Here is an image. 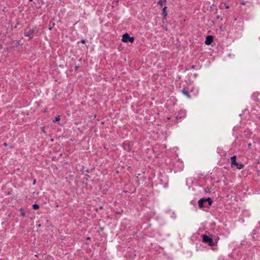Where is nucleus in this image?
Listing matches in <instances>:
<instances>
[{
	"label": "nucleus",
	"mask_w": 260,
	"mask_h": 260,
	"mask_svg": "<svg viewBox=\"0 0 260 260\" xmlns=\"http://www.w3.org/2000/svg\"><path fill=\"white\" fill-rule=\"evenodd\" d=\"M192 68L194 69V66H192Z\"/></svg>",
	"instance_id": "nucleus-20"
},
{
	"label": "nucleus",
	"mask_w": 260,
	"mask_h": 260,
	"mask_svg": "<svg viewBox=\"0 0 260 260\" xmlns=\"http://www.w3.org/2000/svg\"><path fill=\"white\" fill-rule=\"evenodd\" d=\"M36 180L35 179V180L33 181V183H32V184H33L34 185H35V184H36Z\"/></svg>",
	"instance_id": "nucleus-17"
},
{
	"label": "nucleus",
	"mask_w": 260,
	"mask_h": 260,
	"mask_svg": "<svg viewBox=\"0 0 260 260\" xmlns=\"http://www.w3.org/2000/svg\"><path fill=\"white\" fill-rule=\"evenodd\" d=\"M39 205L38 204H33L32 208L34 209L37 210V209H39Z\"/></svg>",
	"instance_id": "nucleus-13"
},
{
	"label": "nucleus",
	"mask_w": 260,
	"mask_h": 260,
	"mask_svg": "<svg viewBox=\"0 0 260 260\" xmlns=\"http://www.w3.org/2000/svg\"><path fill=\"white\" fill-rule=\"evenodd\" d=\"M225 6L226 9H228L229 8V6L228 5H226L225 4Z\"/></svg>",
	"instance_id": "nucleus-18"
},
{
	"label": "nucleus",
	"mask_w": 260,
	"mask_h": 260,
	"mask_svg": "<svg viewBox=\"0 0 260 260\" xmlns=\"http://www.w3.org/2000/svg\"><path fill=\"white\" fill-rule=\"evenodd\" d=\"M235 167L238 169H241L244 167V165L242 164H238L235 165Z\"/></svg>",
	"instance_id": "nucleus-10"
},
{
	"label": "nucleus",
	"mask_w": 260,
	"mask_h": 260,
	"mask_svg": "<svg viewBox=\"0 0 260 260\" xmlns=\"http://www.w3.org/2000/svg\"><path fill=\"white\" fill-rule=\"evenodd\" d=\"M121 41L124 43H127L128 42H129L131 43H133L134 41V38L131 37L128 34L125 33L122 36V38L121 39Z\"/></svg>",
	"instance_id": "nucleus-2"
},
{
	"label": "nucleus",
	"mask_w": 260,
	"mask_h": 260,
	"mask_svg": "<svg viewBox=\"0 0 260 260\" xmlns=\"http://www.w3.org/2000/svg\"><path fill=\"white\" fill-rule=\"evenodd\" d=\"M213 39L212 36H208L206 38L205 44L206 45H210L211 44V43L213 42Z\"/></svg>",
	"instance_id": "nucleus-5"
},
{
	"label": "nucleus",
	"mask_w": 260,
	"mask_h": 260,
	"mask_svg": "<svg viewBox=\"0 0 260 260\" xmlns=\"http://www.w3.org/2000/svg\"><path fill=\"white\" fill-rule=\"evenodd\" d=\"M206 202H208L209 205H211L212 204V201L210 198L205 199Z\"/></svg>",
	"instance_id": "nucleus-11"
},
{
	"label": "nucleus",
	"mask_w": 260,
	"mask_h": 260,
	"mask_svg": "<svg viewBox=\"0 0 260 260\" xmlns=\"http://www.w3.org/2000/svg\"><path fill=\"white\" fill-rule=\"evenodd\" d=\"M60 119V116L59 115H57V116L55 117L54 119L53 120V122H56L57 121H59Z\"/></svg>",
	"instance_id": "nucleus-12"
},
{
	"label": "nucleus",
	"mask_w": 260,
	"mask_h": 260,
	"mask_svg": "<svg viewBox=\"0 0 260 260\" xmlns=\"http://www.w3.org/2000/svg\"><path fill=\"white\" fill-rule=\"evenodd\" d=\"M203 242L205 243L208 244L209 246H212L215 245L212 238H210L206 235H203Z\"/></svg>",
	"instance_id": "nucleus-1"
},
{
	"label": "nucleus",
	"mask_w": 260,
	"mask_h": 260,
	"mask_svg": "<svg viewBox=\"0 0 260 260\" xmlns=\"http://www.w3.org/2000/svg\"><path fill=\"white\" fill-rule=\"evenodd\" d=\"M182 93L185 96H186L188 98L190 99L191 98L190 95L189 94L188 91L185 89L183 88L182 90Z\"/></svg>",
	"instance_id": "nucleus-8"
},
{
	"label": "nucleus",
	"mask_w": 260,
	"mask_h": 260,
	"mask_svg": "<svg viewBox=\"0 0 260 260\" xmlns=\"http://www.w3.org/2000/svg\"><path fill=\"white\" fill-rule=\"evenodd\" d=\"M163 1L162 0H159L158 2H157V4L161 6H163Z\"/></svg>",
	"instance_id": "nucleus-15"
},
{
	"label": "nucleus",
	"mask_w": 260,
	"mask_h": 260,
	"mask_svg": "<svg viewBox=\"0 0 260 260\" xmlns=\"http://www.w3.org/2000/svg\"><path fill=\"white\" fill-rule=\"evenodd\" d=\"M186 115V111L185 110H180L178 114L176 116L175 118L176 119L179 118H181L182 117H185Z\"/></svg>",
	"instance_id": "nucleus-4"
},
{
	"label": "nucleus",
	"mask_w": 260,
	"mask_h": 260,
	"mask_svg": "<svg viewBox=\"0 0 260 260\" xmlns=\"http://www.w3.org/2000/svg\"><path fill=\"white\" fill-rule=\"evenodd\" d=\"M20 211H21V215L22 216L24 217L25 216V213L24 210L22 208H21L20 209Z\"/></svg>",
	"instance_id": "nucleus-14"
},
{
	"label": "nucleus",
	"mask_w": 260,
	"mask_h": 260,
	"mask_svg": "<svg viewBox=\"0 0 260 260\" xmlns=\"http://www.w3.org/2000/svg\"><path fill=\"white\" fill-rule=\"evenodd\" d=\"M162 15L164 17H166L167 15V7L165 6L162 10Z\"/></svg>",
	"instance_id": "nucleus-9"
},
{
	"label": "nucleus",
	"mask_w": 260,
	"mask_h": 260,
	"mask_svg": "<svg viewBox=\"0 0 260 260\" xmlns=\"http://www.w3.org/2000/svg\"><path fill=\"white\" fill-rule=\"evenodd\" d=\"M206 202V200H205V199L203 198V199H201L199 202H198V204H199V207L200 209H202L204 207V203Z\"/></svg>",
	"instance_id": "nucleus-7"
},
{
	"label": "nucleus",
	"mask_w": 260,
	"mask_h": 260,
	"mask_svg": "<svg viewBox=\"0 0 260 260\" xmlns=\"http://www.w3.org/2000/svg\"><path fill=\"white\" fill-rule=\"evenodd\" d=\"M231 165L232 167L235 166L236 165H237V162L236 161V156L234 155L231 157Z\"/></svg>",
	"instance_id": "nucleus-6"
},
{
	"label": "nucleus",
	"mask_w": 260,
	"mask_h": 260,
	"mask_svg": "<svg viewBox=\"0 0 260 260\" xmlns=\"http://www.w3.org/2000/svg\"><path fill=\"white\" fill-rule=\"evenodd\" d=\"M85 42V40H81V43L84 44Z\"/></svg>",
	"instance_id": "nucleus-16"
},
{
	"label": "nucleus",
	"mask_w": 260,
	"mask_h": 260,
	"mask_svg": "<svg viewBox=\"0 0 260 260\" xmlns=\"http://www.w3.org/2000/svg\"><path fill=\"white\" fill-rule=\"evenodd\" d=\"M36 31V27H34L32 29H26L24 31V36L28 37L29 39L32 38L34 37V34Z\"/></svg>",
	"instance_id": "nucleus-3"
},
{
	"label": "nucleus",
	"mask_w": 260,
	"mask_h": 260,
	"mask_svg": "<svg viewBox=\"0 0 260 260\" xmlns=\"http://www.w3.org/2000/svg\"><path fill=\"white\" fill-rule=\"evenodd\" d=\"M4 145H5V146H7V144H6V143H5V144H4Z\"/></svg>",
	"instance_id": "nucleus-19"
}]
</instances>
